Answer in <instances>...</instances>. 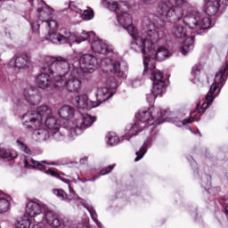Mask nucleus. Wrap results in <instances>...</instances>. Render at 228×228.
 <instances>
[{
  "label": "nucleus",
  "mask_w": 228,
  "mask_h": 228,
  "mask_svg": "<svg viewBox=\"0 0 228 228\" xmlns=\"http://www.w3.org/2000/svg\"><path fill=\"white\" fill-rule=\"evenodd\" d=\"M47 63L52 64V69H55V86L57 88H66L68 92H79L81 90V80L79 68H75L70 72V63L69 59L62 56H48ZM69 72L70 74L69 75Z\"/></svg>",
  "instance_id": "obj_1"
},
{
  "label": "nucleus",
  "mask_w": 228,
  "mask_h": 228,
  "mask_svg": "<svg viewBox=\"0 0 228 228\" xmlns=\"http://www.w3.org/2000/svg\"><path fill=\"white\" fill-rule=\"evenodd\" d=\"M118 20L121 26L124 27L134 38L136 45H139L142 49V53L145 54L146 51H152L154 46V40L159 38V35L156 30H150L148 32L147 37H140L138 35V30L133 26V18L129 13L124 12L120 15H118Z\"/></svg>",
  "instance_id": "obj_2"
},
{
  "label": "nucleus",
  "mask_w": 228,
  "mask_h": 228,
  "mask_svg": "<svg viewBox=\"0 0 228 228\" xmlns=\"http://www.w3.org/2000/svg\"><path fill=\"white\" fill-rule=\"evenodd\" d=\"M170 112L166 110L156 109L153 112L151 110H140L136 115V118L139 120L130 128L129 134L131 136H136L141 131H143L145 127L149 126H159L163 124L164 117H167Z\"/></svg>",
  "instance_id": "obj_3"
},
{
  "label": "nucleus",
  "mask_w": 228,
  "mask_h": 228,
  "mask_svg": "<svg viewBox=\"0 0 228 228\" xmlns=\"http://www.w3.org/2000/svg\"><path fill=\"white\" fill-rule=\"evenodd\" d=\"M53 115V110L47 105H42L37 108V111L30 110L23 118L26 119L24 126L26 129H38L44 125V121Z\"/></svg>",
  "instance_id": "obj_4"
},
{
  "label": "nucleus",
  "mask_w": 228,
  "mask_h": 228,
  "mask_svg": "<svg viewBox=\"0 0 228 228\" xmlns=\"http://www.w3.org/2000/svg\"><path fill=\"white\" fill-rule=\"evenodd\" d=\"M157 12L159 15H165L169 20H179L183 17L180 8L172 4L170 0H161L159 2Z\"/></svg>",
  "instance_id": "obj_5"
},
{
  "label": "nucleus",
  "mask_w": 228,
  "mask_h": 228,
  "mask_svg": "<svg viewBox=\"0 0 228 228\" xmlns=\"http://www.w3.org/2000/svg\"><path fill=\"white\" fill-rule=\"evenodd\" d=\"M183 22L191 29H208L211 26V20L208 17H202L199 12H192L185 16Z\"/></svg>",
  "instance_id": "obj_6"
},
{
  "label": "nucleus",
  "mask_w": 228,
  "mask_h": 228,
  "mask_svg": "<svg viewBox=\"0 0 228 228\" xmlns=\"http://www.w3.org/2000/svg\"><path fill=\"white\" fill-rule=\"evenodd\" d=\"M45 218L51 227H61L62 224L64 227L69 228H88V226L83 223L72 224V221L69 219H63L61 221L60 216L51 210L45 211Z\"/></svg>",
  "instance_id": "obj_7"
},
{
  "label": "nucleus",
  "mask_w": 228,
  "mask_h": 228,
  "mask_svg": "<svg viewBox=\"0 0 228 228\" xmlns=\"http://www.w3.org/2000/svg\"><path fill=\"white\" fill-rule=\"evenodd\" d=\"M46 66L43 68L42 73L37 77V85L38 88L45 90L53 85V74H58L56 69L53 68V64L47 62V57L45 60Z\"/></svg>",
  "instance_id": "obj_8"
},
{
  "label": "nucleus",
  "mask_w": 228,
  "mask_h": 228,
  "mask_svg": "<svg viewBox=\"0 0 228 228\" xmlns=\"http://www.w3.org/2000/svg\"><path fill=\"white\" fill-rule=\"evenodd\" d=\"M227 76L228 65L226 67H224L223 69L216 74L215 82L212 84L209 92L206 95V101H208V102H213V101H215V97H216V95H218V92H220V89H218V87L224 86V83H225Z\"/></svg>",
  "instance_id": "obj_9"
},
{
  "label": "nucleus",
  "mask_w": 228,
  "mask_h": 228,
  "mask_svg": "<svg viewBox=\"0 0 228 228\" xmlns=\"http://www.w3.org/2000/svg\"><path fill=\"white\" fill-rule=\"evenodd\" d=\"M117 86V81L114 77L109 78L107 81V87H100L98 88L96 97L99 102H95L96 104L101 105L102 102H104L110 99V90L111 88H115Z\"/></svg>",
  "instance_id": "obj_10"
},
{
  "label": "nucleus",
  "mask_w": 228,
  "mask_h": 228,
  "mask_svg": "<svg viewBox=\"0 0 228 228\" xmlns=\"http://www.w3.org/2000/svg\"><path fill=\"white\" fill-rule=\"evenodd\" d=\"M79 63L84 72H94V67H96L99 61L95 56L86 53L80 57Z\"/></svg>",
  "instance_id": "obj_11"
},
{
  "label": "nucleus",
  "mask_w": 228,
  "mask_h": 228,
  "mask_svg": "<svg viewBox=\"0 0 228 228\" xmlns=\"http://www.w3.org/2000/svg\"><path fill=\"white\" fill-rule=\"evenodd\" d=\"M24 97L28 104L35 106L39 104L42 100V96L38 94V89L37 87H29L24 90Z\"/></svg>",
  "instance_id": "obj_12"
},
{
  "label": "nucleus",
  "mask_w": 228,
  "mask_h": 228,
  "mask_svg": "<svg viewBox=\"0 0 228 228\" xmlns=\"http://www.w3.org/2000/svg\"><path fill=\"white\" fill-rule=\"evenodd\" d=\"M75 106L80 110H88L90 108H97L99 103L93 102L90 105L88 103V96L86 94L78 95L75 98Z\"/></svg>",
  "instance_id": "obj_13"
},
{
  "label": "nucleus",
  "mask_w": 228,
  "mask_h": 228,
  "mask_svg": "<svg viewBox=\"0 0 228 228\" xmlns=\"http://www.w3.org/2000/svg\"><path fill=\"white\" fill-rule=\"evenodd\" d=\"M221 5V0H208L205 5V12L207 15H209L210 17L216 15Z\"/></svg>",
  "instance_id": "obj_14"
},
{
  "label": "nucleus",
  "mask_w": 228,
  "mask_h": 228,
  "mask_svg": "<svg viewBox=\"0 0 228 228\" xmlns=\"http://www.w3.org/2000/svg\"><path fill=\"white\" fill-rule=\"evenodd\" d=\"M91 47L98 54H108V53L111 52V50L108 49V45L101 39H94L91 43Z\"/></svg>",
  "instance_id": "obj_15"
},
{
  "label": "nucleus",
  "mask_w": 228,
  "mask_h": 228,
  "mask_svg": "<svg viewBox=\"0 0 228 228\" xmlns=\"http://www.w3.org/2000/svg\"><path fill=\"white\" fill-rule=\"evenodd\" d=\"M26 213L31 218H35V216H38V215L42 214V205L35 201H29L27 204Z\"/></svg>",
  "instance_id": "obj_16"
},
{
  "label": "nucleus",
  "mask_w": 228,
  "mask_h": 228,
  "mask_svg": "<svg viewBox=\"0 0 228 228\" xmlns=\"http://www.w3.org/2000/svg\"><path fill=\"white\" fill-rule=\"evenodd\" d=\"M37 13L39 20H42V22H49V20L53 19V9H51L47 5L42 8H38Z\"/></svg>",
  "instance_id": "obj_17"
},
{
  "label": "nucleus",
  "mask_w": 228,
  "mask_h": 228,
  "mask_svg": "<svg viewBox=\"0 0 228 228\" xmlns=\"http://www.w3.org/2000/svg\"><path fill=\"white\" fill-rule=\"evenodd\" d=\"M102 63H110V68L109 70L118 76V77H122L124 76V72L120 70V62L118 61H112L110 59H105L102 61Z\"/></svg>",
  "instance_id": "obj_18"
},
{
  "label": "nucleus",
  "mask_w": 228,
  "mask_h": 228,
  "mask_svg": "<svg viewBox=\"0 0 228 228\" xmlns=\"http://www.w3.org/2000/svg\"><path fill=\"white\" fill-rule=\"evenodd\" d=\"M95 120V117L86 114L83 116L82 119L77 121V127H78V129H86V127H90V126H92Z\"/></svg>",
  "instance_id": "obj_19"
},
{
  "label": "nucleus",
  "mask_w": 228,
  "mask_h": 228,
  "mask_svg": "<svg viewBox=\"0 0 228 228\" xmlns=\"http://www.w3.org/2000/svg\"><path fill=\"white\" fill-rule=\"evenodd\" d=\"M28 62L29 56L26 53H20L15 57L14 67L16 69H25V67H28Z\"/></svg>",
  "instance_id": "obj_20"
},
{
  "label": "nucleus",
  "mask_w": 228,
  "mask_h": 228,
  "mask_svg": "<svg viewBox=\"0 0 228 228\" xmlns=\"http://www.w3.org/2000/svg\"><path fill=\"white\" fill-rule=\"evenodd\" d=\"M45 124L48 129V133L56 134L60 131V125H58L56 118L53 115L45 119Z\"/></svg>",
  "instance_id": "obj_21"
},
{
  "label": "nucleus",
  "mask_w": 228,
  "mask_h": 228,
  "mask_svg": "<svg viewBox=\"0 0 228 228\" xmlns=\"http://www.w3.org/2000/svg\"><path fill=\"white\" fill-rule=\"evenodd\" d=\"M171 33L175 38H186L187 31L184 26L176 24L172 28Z\"/></svg>",
  "instance_id": "obj_22"
},
{
  "label": "nucleus",
  "mask_w": 228,
  "mask_h": 228,
  "mask_svg": "<svg viewBox=\"0 0 228 228\" xmlns=\"http://www.w3.org/2000/svg\"><path fill=\"white\" fill-rule=\"evenodd\" d=\"M170 56H172V53L164 46H159L155 53V58L158 61H165V60L170 58Z\"/></svg>",
  "instance_id": "obj_23"
},
{
  "label": "nucleus",
  "mask_w": 228,
  "mask_h": 228,
  "mask_svg": "<svg viewBox=\"0 0 228 228\" xmlns=\"http://www.w3.org/2000/svg\"><path fill=\"white\" fill-rule=\"evenodd\" d=\"M38 128H32L36 129L33 133V138L37 142H44V140H47L49 138V131L45 129H39Z\"/></svg>",
  "instance_id": "obj_24"
},
{
  "label": "nucleus",
  "mask_w": 228,
  "mask_h": 228,
  "mask_svg": "<svg viewBox=\"0 0 228 228\" xmlns=\"http://www.w3.org/2000/svg\"><path fill=\"white\" fill-rule=\"evenodd\" d=\"M165 92V82H153V89L151 97L156 99L159 95H163Z\"/></svg>",
  "instance_id": "obj_25"
},
{
  "label": "nucleus",
  "mask_w": 228,
  "mask_h": 228,
  "mask_svg": "<svg viewBox=\"0 0 228 228\" xmlns=\"http://www.w3.org/2000/svg\"><path fill=\"white\" fill-rule=\"evenodd\" d=\"M195 42V40L193 39V37H186L183 45L181 46L180 51L181 53L186 56V54H188V53H190V51H191V49H193V43Z\"/></svg>",
  "instance_id": "obj_26"
},
{
  "label": "nucleus",
  "mask_w": 228,
  "mask_h": 228,
  "mask_svg": "<svg viewBox=\"0 0 228 228\" xmlns=\"http://www.w3.org/2000/svg\"><path fill=\"white\" fill-rule=\"evenodd\" d=\"M102 4L110 12H116V13L118 15L120 13V7L118 6V3L115 0H102Z\"/></svg>",
  "instance_id": "obj_27"
},
{
  "label": "nucleus",
  "mask_w": 228,
  "mask_h": 228,
  "mask_svg": "<svg viewBox=\"0 0 228 228\" xmlns=\"http://www.w3.org/2000/svg\"><path fill=\"white\" fill-rule=\"evenodd\" d=\"M59 115L61 118L68 119L71 117H74V109H72L70 106H63L59 110Z\"/></svg>",
  "instance_id": "obj_28"
},
{
  "label": "nucleus",
  "mask_w": 228,
  "mask_h": 228,
  "mask_svg": "<svg viewBox=\"0 0 228 228\" xmlns=\"http://www.w3.org/2000/svg\"><path fill=\"white\" fill-rule=\"evenodd\" d=\"M46 39L50 40V42H53V44H63V35H61L56 32H50Z\"/></svg>",
  "instance_id": "obj_29"
},
{
  "label": "nucleus",
  "mask_w": 228,
  "mask_h": 228,
  "mask_svg": "<svg viewBox=\"0 0 228 228\" xmlns=\"http://www.w3.org/2000/svg\"><path fill=\"white\" fill-rule=\"evenodd\" d=\"M65 35L66 36H63V44H74V42H77V44H81V40H79V37H77L76 34L66 32Z\"/></svg>",
  "instance_id": "obj_30"
},
{
  "label": "nucleus",
  "mask_w": 228,
  "mask_h": 228,
  "mask_svg": "<svg viewBox=\"0 0 228 228\" xmlns=\"http://www.w3.org/2000/svg\"><path fill=\"white\" fill-rule=\"evenodd\" d=\"M149 143H151V142L145 141L142 146L140 148V150L135 152V155L137 157L134 159V161H140V159H142V158H143L145 154H147V149L149 147Z\"/></svg>",
  "instance_id": "obj_31"
},
{
  "label": "nucleus",
  "mask_w": 228,
  "mask_h": 228,
  "mask_svg": "<svg viewBox=\"0 0 228 228\" xmlns=\"http://www.w3.org/2000/svg\"><path fill=\"white\" fill-rule=\"evenodd\" d=\"M82 204L86 207L87 211H89L91 217L93 218L94 222H95L96 225L100 228L102 227V224L101 222H99V219H97V212H95L94 208H90L88 205H86V201L83 200Z\"/></svg>",
  "instance_id": "obj_32"
},
{
  "label": "nucleus",
  "mask_w": 228,
  "mask_h": 228,
  "mask_svg": "<svg viewBox=\"0 0 228 228\" xmlns=\"http://www.w3.org/2000/svg\"><path fill=\"white\" fill-rule=\"evenodd\" d=\"M31 163L33 164L34 168H37V170H41L42 172H45V170H47V166L45 165H49V163H47V161L45 160L40 162L33 159H31Z\"/></svg>",
  "instance_id": "obj_33"
},
{
  "label": "nucleus",
  "mask_w": 228,
  "mask_h": 228,
  "mask_svg": "<svg viewBox=\"0 0 228 228\" xmlns=\"http://www.w3.org/2000/svg\"><path fill=\"white\" fill-rule=\"evenodd\" d=\"M143 65H144V72H149V70H151V72H154V70H156V63L151 61V59L149 58L144 59Z\"/></svg>",
  "instance_id": "obj_34"
},
{
  "label": "nucleus",
  "mask_w": 228,
  "mask_h": 228,
  "mask_svg": "<svg viewBox=\"0 0 228 228\" xmlns=\"http://www.w3.org/2000/svg\"><path fill=\"white\" fill-rule=\"evenodd\" d=\"M212 102H209V101L206 100V102L202 103L201 108H200V103H198L195 110L193 112H191V115H193V113H197V111H198V113H204V111H206V110H208V108L209 107V105Z\"/></svg>",
  "instance_id": "obj_35"
},
{
  "label": "nucleus",
  "mask_w": 228,
  "mask_h": 228,
  "mask_svg": "<svg viewBox=\"0 0 228 228\" xmlns=\"http://www.w3.org/2000/svg\"><path fill=\"white\" fill-rule=\"evenodd\" d=\"M10 211V201L4 198H0V214Z\"/></svg>",
  "instance_id": "obj_36"
},
{
  "label": "nucleus",
  "mask_w": 228,
  "mask_h": 228,
  "mask_svg": "<svg viewBox=\"0 0 228 228\" xmlns=\"http://www.w3.org/2000/svg\"><path fill=\"white\" fill-rule=\"evenodd\" d=\"M31 227V220L28 217H23L16 224V228H29Z\"/></svg>",
  "instance_id": "obj_37"
},
{
  "label": "nucleus",
  "mask_w": 228,
  "mask_h": 228,
  "mask_svg": "<svg viewBox=\"0 0 228 228\" xmlns=\"http://www.w3.org/2000/svg\"><path fill=\"white\" fill-rule=\"evenodd\" d=\"M151 79H153V83H159L163 81V73L161 71L155 69L151 72Z\"/></svg>",
  "instance_id": "obj_38"
},
{
  "label": "nucleus",
  "mask_w": 228,
  "mask_h": 228,
  "mask_svg": "<svg viewBox=\"0 0 228 228\" xmlns=\"http://www.w3.org/2000/svg\"><path fill=\"white\" fill-rule=\"evenodd\" d=\"M94 9L88 8L87 10H85L82 13V19L84 20H92L94 19Z\"/></svg>",
  "instance_id": "obj_39"
},
{
  "label": "nucleus",
  "mask_w": 228,
  "mask_h": 228,
  "mask_svg": "<svg viewBox=\"0 0 228 228\" xmlns=\"http://www.w3.org/2000/svg\"><path fill=\"white\" fill-rule=\"evenodd\" d=\"M120 142V139L118 136L115 135V134H110L108 137V144L109 145H118V143Z\"/></svg>",
  "instance_id": "obj_40"
},
{
  "label": "nucleus",
  "mask_w": 228,
  "mask_h": 228,
  "mask_svg": "<svg viewBox=\"0 0 228 228\" xmlns=\"http://www.w3.org/2000/svg\"><path fill=\"white\" fill-rule=\"evenodd\" d=\"M0 158H3L4 159H12V152L5 149H0Z\"/></svg>",
  "instance_id": "obj_41"
},
{
  "label": "nucleus",
  "mask_w": 228,
  "mask_h": 228,
  "mask_svg": "<svg viewBox=\"0 0 228 228\" xmlns=\"http://www.w3.org/2000/svg\"><path fill=\"white\" fill-rule=\"evenodd\" d=\"M115 167H117V164H112V165L102 169L100 174L102 175H108V174H110L113 171V168H115Z\"/></svg>",
  "instance_id": "obj_42"
},
{
  "label": "nucleus",
  "mask_w": 228,
  "mask_h": 228,
  "mask_svg": "<svg viewBox=\"0 0 228 228\" xmlns=\"http://www.w3.org/2000/svg\"><path fill=\"white\" fill-rule=\"evenodd\" d=\"M17 143L20 146V150L25 152V154H30L31 150H29V148L26 144H24V142H22L20 140H17Z\"/></svg>",
  "instance_id": "obj_43"
},
{
  "label": "nucleus",
  "mask_w": 228,
  "mask_h": 228,
  "mask_svg": "<svg viewBox=\"0 0 228 228\" xmlns=\"http://www.w3.org/2000/svg\"><path fill=\"white\" fill-rule=\"evenodd\" d=\"M53 193L57 195V197L62 199V200H65V199H67V193L63 191V190H54Z\"/></svg>",
  "instance_id": "obj_44"
},
{
  "label": "nucleus",
  "mask_w": 228,
  "mask_h": 228,
  "mask_svg": "<svg viewBox=\"0 0 228 228\" xmlns=\"http://www.w3.org/2000/svg\"><path fill=\"white\" fill-rule=\"evenodd\" d=\"M46 22H47L48 28H50V29H56L58 28V22L56 20H53V18H51Z\"/></svg>",
  "instance_id": "obj_45"
},
{
  "label": "nucleus",
  "mask_w": 228,
  "mask_h": 228,
  "mask_svg": "<svg viewBox=\"0 0 228 228\" xmlns=\"http://www.w3.org/2000/svg\"><path fill=\"white\" fill-rule=\"evenodd\" d=\"M158 0H142L141 4L142 6H151V4H156Z\"/></svg>",
  "instance_id": "obj_46"
},
{
  "label": "nucleus",
  "mask_w": 228,
  "mask_h": 228,
  "mask_svg": "<svg viewBox=\"0 0 228 228\" xmlns=\"http://www.w3.org/2000/svg\"><path fill=\"white\" fill-rule=\"evenodd\" d=\"M45 174H47L48 175H52V177H56L57 179L58 177H60V174H58L56 171L53 169L45 171Z\"/></svg>",
  "instance_id": "obj_47"
},
{
  "label": "nucleus",
  "mask_w": 228,
  "mask_h": 228,
  "mask_svg": "<svg viewBox=\"0 0 228 228\" xmlns=\"http://www.w3.org/2000/svg\"><path fill=\"white\" fill-rule=\"evenodd\" d=\"M194 115L195 113H193V115L191 114V118L183 119V124H191V122H195V118H193Z\"/></svg>",
  "instance_id": "obj_48"
},
{
  "label": "nucleus",
  "mask_w": 228,
  "mask_h": 228,
  "mask_svg": "<svg viewBox=\"0 0 228 228\" xmlns=\"http://www.w3.org/2000/svg\"><path fill=\"white\" fill-rule=\"evenodd\" d=\"M58 179L62 181V183H65L66 184H69V188L70 190V180H69L67 178H63V176H61V175H60V177H58Z\"/></svg>",
  "instance_id": "obj_49"
},
{
  "label": "nucleus",
  "mask_w": 228,
  "mask_h": 228,
  "mask_svg": "<svg viewBox=\"0 0 228 228\" xmlns=\"http://www.w3.org/2000/svg\"><path fill=\"white\" fill-rule=\"evenodd\" d=\"M24 166H25V168H35L33 165H30L29 162H28V159L24 160Z\"/></svg>",
  "instance_id": "obj_50"
},
{
  "label": "nucleus",
  "mask_w": 228,
  "mask_h": 228,
  "mask_svg": "<svg viewBox=\"0 0 228 228\" xmlns=\"http://www.w3.org/2000/svg\"><path fill=\"white\" fill-rule=\"evenodd\" d=\"M32 29L33 31H37V29H40V25L38 23H33Z\"/></svg>",
  "instance_id": "obj_51"
},
{
  "label": "nucleus",
  "mask_w": 228,
  "mask_h": 228,
  "mask_svg": "<svg viewBox=\"0 0 228 228\" xmlns=\"http://www.w3.org/2000/svg\"><path fill=\"white\" fill-rule=\"evenodd\" d=\"M86 163H88V157H85V158L80 159V164L81 165H86Z\"/></svg>",
  "instance_id": "obj_52"
},
{
  "label": "nucleus",
  "mask_w": 228,
  "mask_h": 228,
  "mask_svg": "<svg viewBox=\"0 0 228 228\" xmlns=\"http://www.w3.org/2000/svg\"><path fill=\"white\" fill-rule=\"evenodd\" d=\"M176 6H181L182 4H184V0H174Z\"/></svg>",
  "instance_id": "obj_53"
},
{
  "label": "nucleus",
  "mask_w": 228,
  "mask_h": 228,
  "mask_svg": "<svg viewBox=\"0 0 228 228\" xmlns=\"http://www.w3.org/2000/svg\"><path fill=\"white\" fill-rule=\"evenodd\" d=\"M151 95H154V93H152V94L147 95V100H148L150 102L155 100V99H152V96H151Z\"/></svg>",
  "instance_id": "obj_54"
},
{
  "label": "nucleus",
  "mask_w": 228,
  "mask_h": 228,
  "mask_svg": "<svg viewBox=\"0 0 228 228\" xmlns=\"http://www.w3.org/2000/svg\"><path fill=\"white\" fill-rule=\"evenodd\" d=\"M69 8H70V10H74V4L72 2L69 3Z\"/></svg>",
  "instance_id": "obj_55"
},
{
  "label": "nucleus",
  "mask_w": 228,
  "mask_h": 228,
  "mask_svg": "<svg viewBox=\"0 0 228 228\" xmlns=\"http://www.w3.org/2000/svg\"><path fill=\"white\" fill-rule=\"evenodd\" d=\"M193 70H197L198 72H200V69H199L197 66L193 68Z\"/></svg>",
  "instance_id": "obj_56"
},
{
  "label": "nucleus",
  "mask_w": 228,
  "mask_h": 228,
  "mask_svg": "<svg viewBox=\"0 0 228 228\" xmlns=\"http://www.w3.org/2000/svg\"><path fill=\"white\" fill-rule=\"evenodd\" d=\"M73 165H77V162H71Z\"/></svg>",
  "instance_id": "obj_57"
},
{
  "label": "nucleus",
  "mask_w": 228,
  "mask_h": 228,
  "mask_svg": "<svg viewBox=\"0 0 228 228\" xmlns=\"http://www.w3.org/2000/svg\"><path fill=\"white\" fill-rule=\"evenodd\" d=\"M86 38H88V36H86V37H85L83 40H86Z\"/></svg>",
  "instance_id": "obj_58"
},
{
  "label": "nucleus",
  "mask_w": 228,
  "mask_h": 228,
  "mask_svg": "<svg viewBox=\"0 0 228 228\" xmlns=\"http://www.w3.org/2000/svg\"><path fill=\"white\" fill-rule=\"evenodd\" d=\"M29 1V3H32L33 2V0H28Z\"/></svg>",
  "instance_id": "obj_59"
},
{
  "label": "nucleus",
  "mask_w": 228,
  "mask_h": 228,
  "mask_svg": "<svg viewBox=\"0 0 228 228\" xmlns=\"http://www.w3.org/2000/svg\"><path fill=\"white\" fill-rule=\"evenodd\" d=\"M228 65V62H226V64H225V66L224 67H226Z\"/></svg>",
  "instance_id": "obj_60"
}]
</instances>
